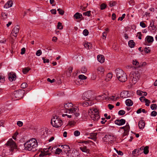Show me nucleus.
I'll return each mask as SVG.
<instances>
[{
  "mask_svg": "<svg viewBox=\"0 0 157 157\" xmlns=\"http://www.w3.org/2000/svg\"><path fill=\"white\" fill-rule=\"evenodd\" d=\"M140 77V74L138 71H132L129 77L130 83L132 85L135 84L137 82Z\"/></svg>",
  "mask_w": 157,
  "mask_h": 157,
  "instance_id": "4",
  "label": "nucleus"
},
{
  "mask_svg": "<svg viewBox=\"0 0 157 157\" xmlns=\"http://www.w3.org/2000/svg\"><path fill=\"white\" fill-rule=\"evenodd\" d=\"M52 148H51V147H50L45 148L44 149V152L42 151L41 153L39 154V156L40 157H43L46 155H49L50 153L48 152L49 150H51Z\"/></svg>",
  "mask_w": 157,
  "mask_h": 157,
  "instance_id": "11",
  "label": "nucleus"
},
{
  "mask_svg": "<svg viewBox=\"0 0 157 157\" xmlns=\"http://www.w3.org/2000/svg\"><path fill=\"white\" fill-rule=\"evenodd\" d=\"M57 28L58 29H63V27L62 25V23L60 22H58L57 26Z\"/></svg>",
  "mask_w": 157,
  "mask_h": 157,
  "instance_id": "33",
  "label": "nucleus"
},
{
  "mask_svg": "<svg viewBox=\"0 0 157 157\" xmlns=\"http://www.w3.org/2000/svg\"><path fill=\"white\" fill-rule=\"evenodd\" d=\"M25 92V90L20 89L17 90H16L13 93L14 96L17 99H21L24 96Z\"/></svg>",
  "mask_w": 157,
  "mask_h": 157,
  "instance_id": "8",
  "label": "nucleus"
},
{
  "mask_svg": "<svg viewBox=\"0 0 157 157\" xmlns=\"http://www.w3.org/2000/svg\"><path fill=\"white\" fill-rule=\"evenodd\" d=\"M148 146H146L144 148V154H147L148 153Z\"/></svg>",
  "mask_w": 157,
  "mask_h": 157,
  "instance_id": "31",
  "label": "nucleus"
},
{
  "mask_svg": "<svg viewBox=\"0 0 157 157\" xmlns=\"http://www.w3.org/2000/svg\"><path fill=\"white\" fill-rule=\"evenodd\" d=\"M63 146V149L64 151H67V152H70V150H69L70 149V147L69 146L67 145H64L62 146Z\"/></svg>",
  "mask_w": 157,
  "mask_h": 157,
  "instance_id": "25",
  "label": "nucleus"
},
{
  "mask_svg": "<svg viewBox=\"0 0 157 157\" xmlns=\"http://www.w3.org/2000/svg\"><path fill=\"white\" fill-rule=\"evenodd\" d=\"M146 103V105L147 106H149V103H150V101L147 99H146V101H145Z\"/></svg>",
  "mask_w": 157,
  "mask_h": 157,
  "instance_id": "58",
  "label": "nucleus"
},
{
  "mask_svg": "<svg viewBox=\"0 0 157 157\" xmlns=\"http://www.w3.org/2000/svg\"><path fill=\"white\" fill-rule=\"evenodd\" d=\"M0 80H1V82L3 83L5 81V78L2 75H0Z\"/></svg>",
  "mask_w": 157,
  "mask_h": 157,
  "instance_id": "55",
  "label": "nucleus"
},
{
  "mask_svg": "<svg viewBox=\"0 0 157 157\" xmlns=\"http://www.w3.org/2000/svg\"><path fill=\"white\" fill-rule=\"evenodd\" d=\"M73 104L71 103H67L65 104L64 106H62V108H60L61 112L63 111L71 114L68 115L67 114H63V117L66 116L69 118L72 117L75 118V117H77L79 115V114L77 113V109L73 107Z\"/></svg>",
  "mask_w": 157,
  "mask_h": 157,
  "instance_id": "1",
  "label": "nucleus"
},
{
  "mask_svg": "<svg viewBox=\"0 0 157 157\" xmlns=\"http://www.w3.org/2000/svg\"><path fill=\"white\" fill-rule=\"evenodd\" d=\"M98 60L101 63H103L105 61V58L102 55H98L97 56Z\"/></svg>",
  "mask_w": 157,
  "mask_h": 157,
  "instance_id": "18",
  "label": "nucleus"
},
{
  "mask_svg": "<svg viewBox=\"0 0 157 157\" xmlns=\"http://www.w3.org/2000/svg\"><path fill=\"white\" fill-rule=\"evenodd\" d=\"M133 64L136 66V67H138V66L139 65V62L136 59L133 60Z\"/></svg>",
  "mask_w": 157,
  "mask_h": 157,
  "instance_id": "30",
  "label": "nucleus"
},
{
  "mask_svg": "<svg viewBox=\"0 0 157 157\" xmlns=\"http://www.w3.org/2000/svg\"><path fill=\"white\" fill-rule=\"evenodd\" d=\"M19 28V26L18 25H17V26L14 27L12 30L11 33L13 34V36L15 37H17V35L18 33Z\"/></svg>",
  "mask_w": 157,
  "mask_h": 157,
  "instance_id": "13",
  "label": "nucleus"
},
{
  "mask_svg": "<svg viewBox=\"0 0 157 157\" xmlns=\"http://www.w3.org/2000/svg\"><path fill=\"white\" fill-rule=\"evenodd\" d=\"M146 64L145 62H143L139 63V65L138 66V67H141L143 66H145Z\"/></svg>",
  "mask_w": 157,
  "mask_h": 157,
  "instance_id": "42",
  "label": "nucleus"
},
{
  "mask_svg": "<svg viewBox=\"0 0 157 157\" xmlns=\"http://www.w3.org/2000/svg\"><path fill=\"white\" fill-rule=\"evenodd\" d=\"M103 140L106 142H109L112 143V142H113L114 139V136L113 135H106L103 138Z\"/></svg>",
  "mask_w": 157,
  "mask_h": 157,
  "instance_id": "12",
  "label": "nucleus"
},
{
  "mask_svg": "<svg viewBox=\"0 0 157 157\" xmlns=\"http://www.w3.org/2000/svg\"><path fill=\"white\" fill-rule=\"evenodd\" d=\"M147 99H146L144 97H141L140 98V100L141 102H144V101H146V100Z\"/></svg>",
  "mask_w": 157,
  "mask_h": 157,
  "instance_id": "60",
  "label": "nucleus"
},
{
  "mask_svg": "<svg viewBox=\"0 0 157 157\" xmlns=\"http://www.w3.org/2000/svg\"><path fill=\"white\" fill-rule=\"evenodd\" d=\"M81 71L82 73H85L87 71V69L85 67H83L82 68Z\"/></svg>",
  "mask_w": 157,
  "mask_h": 157,
  "instance_id": "46",
  "label": "nucleus"
},
{
  "mask_svg": "<svg viewBox=\"0 0 157 157\" xmlns=\"http://www.w3.org/2000/svg\"><path fill=\"white\" fill-rule=\"evenodd\" d=\"M114 149L116 151V152L119 155H123V154L122 151H118L117 150L116 148H114Z\"/></svg>",
  "mask_w": 157,
  "mask_h": 157,
  "instance_id": "49",
  "label": "nucleus"
},
{
  "mask_svg": "<svg viewBox=\"0 0 157 157\" xmlns=\"http://www.w3.org/2000/svg\"><path fill=\"white\" fill-rule=\"evenodd\" d=\"M129 92L127 91H124L120 94L121 97L123 98L129 97Z\"/></svg>",
  "mask_w": 157,
  "mask_h": 157,
  "instance_id": "15",
  "label": "nucleus"
},
{
  "mask_svg": "<svg viewBox=\"0 0 157 157\" xmlns=\"http://www.w3.org/2000/svg\"><path fill=\"white\" fill-rule=\"evenodd\" d=\"M87 92L84 93L82 97V99L85 101L81 103L82 105L84 107L91 105L94 104L93 102L90 100L89 97H87Z\"/></svg>",
  "mask_w": 157,
  "mask_h": 157,
  "instance_id": "6",
  "label": "nucleus"
},
{
  "mask_svg": "<svg viewBox=\"0 0 157 157\" xmlns=\"http://www.w3.org/2000/svg\"><path fill=\"white\" fill-rule=\"evenodd\" d=\"M8 76L9 79L11 81L15 80L16 78V76L15 74H12L11 73H9Z\"/></svg>",
  "mask_w": 157,
  "mask_h": 157,
  "instance_id": "17",
  "label": "nucleus"
},
{
  "mask_svg": "<svg viewBox=\"0 0 157 157\" xmlns=\"http://www.w3.org/2000/svg\"><path fill=\"white\" fill-rule=\"evenodd\" d=\"M128 44L129 46L131 48H132L134 47L135 45V43L134 42L133 40H130L128 42Z\"/></svg>",
  "mask_w": 157,
  "mask_h": 157,
  "instance_id": "23",
  "label": "nucleus"
},
{
  "mask_svg": "<svg viewBox=\"0 0 157 157\" xmlns=\"http://www.w3.org/2000/svg\"><path fill=\"white\" fill-rule=\"evenodd\" d=\"M130 127L129 125H126L125 126L124 131L126 132H128L129 131Z\"/></svg>",
  "mask_w": 157,
  "mask_h": 157,
  "instance_id": "44",
  "label": "nucleus"
},
{
  "mask_svg": "<svg viewBox=\"0 0 157 157\" xmlns=\"http://www.w3.org/2000/svg\"><path fill=\"white\" fill-rule=\"evenodd\" d=\"M157 114V112L155 111H152L151 113V116H153V117L156 116Z\"/></svg>",
  "mask_w": 157,
  "mask_h": 157,
  "instance_id": "52",
  "label": "nucleus"
},
{
  "mask_svg": "<svg viewBox=\"0 0 157 157\" xmlns=\"http://www.w3.org/2000/svg\"><path fill=\"white\" fill-rule=\"evenodd\" d=\"M67 157H80V155L77 151H71L67 152Z\"/></svg>",
  "mask_w": 157,
  "mask_h": 157,
  "instance_id": "10",
  "label": "nucleus"
},
{
  "mask_svg": "<svg viewBox=\"0 0 157 157\" xmlns=\"http://www.w3.org/2000/svg\"><path fill=\"white\" fill-rule=\"evenodd\" d=\"M125 103L126 105L128 106H131L133 105L132 101L129 99L126 100L125 101Z\"/></svg>",
  "mask_w": 157,
  "mask_h": 157,
  "instance_id": "22",
  "label": "nucleus"
},
{
  "mask_svg": "<svg viewBox=\"0 0 157 157\" xmlns=\"http://www.w3.org/2000/svg\"><path fill=\"white\" fill-rule=\"evenodd\" d=\"M97 70L98 71L101 72H103L104 71V69L102 67H99L97 69Z\"/></svg>",
  "mask_w": 157,
  "mask_h": 157,
  "instance_id": "32",
  "label": "nucleus"
},
{
  "mask_svg": "<svg viewBox=\"0 0 157 157\" xmlns=\"http://www.w3.org/2000/svg\"><path fill=\"white\" fill-rule=\"evenodd\" d=\"M61 152H62V150L59 148H57L56 149L55 153L56 154L59 155Z\"/></svg>",
  "mask_w": 157,
  "mask_h": 157,
  "instance_id": "35",
  "label": "nucleus"
},
{
  "mask_svg": "<svg viewBox=\"0 0 157 157\" xmlns=\"http://www.w3.org/2000/svg\"><path fill=\"white\" fill-rule=\"evenodd\" d=\"M88 113L91 118L94 121H97L100 118L98 110L96 108L90 109L88 110Z\"/></svg>",
  "mask_w": 157,
  "mask_h": 157,
  "instance_id": "3",
  "label": "nucleus"
},
{
  "mask_svg": "<svg viewBox=\"0 0 157 157\" xmlns=\"http://www.w3.org/2000/svg\"><path fill=\"white\" fill-rule=\"evenodd\" d=\"M25 48H23L21 49V54L23 55L25 53Z\"/></svg>",
  "mask_w": 157,
  "mask_h": 157,
  "instance_id": "64",
  "label": "nucleus"
},
{
  "mask_svg": "<svg viewBox=\"0 0 157 157\" xmlns=\"http://www.w3.org/2000/svg\"><path fill=\"white\" fill-rule=\"evenodd\" d=\"M125 111L124 110H120L118 112V114L120 115H123L125 113Z\"/></svg>",
  "mask_w": 157,
  "mask_h": 157,
  "instance_id": "50",
  "label": "nucleus"
},
{
  "mask_svg": "<svg viewBox=\"0 0 157 157\" xmlns=\"http://www.w3.org/2000/svg\"><path fill=\"white\" fill-rule=\"evenodd\" d=\"M99 97H101L102 99H106L107 98V96L105 94L102 95H99L98 96Z\"/></svg>",
  "mask_w": 157,
  "mask_h": 157,
  "instance_id": "39",
  "label": "nucleus"
},
{
  "mask_svg": "<svg viewBox=\"0 0 157 157\" xmlns=\"http://www.w3.org/2000/svg\"><path fill=\"white\" fill-rule=\"evenodd\" d=\"M148 28L150 31L153 32L155 31L157 29V28L155 25L152 26H149Z\"/></svg>",
  "mask_w": 157,
  "mask_h": 157,
  "instance_id": "28",
  "label": "nucleus"
},
{
  "mask_svg": "<svg viewBox=\"0 0 157 157\" xmlns=\"http://www.w3.org/2000/svg\"><path fill=\"white\" fill-rule=\"evenodd\" d=\"M57 11L59 14L61 15H63L64 14V11L61 9L59 8L58 9Z\"/></svg>",
  "mask_w": 157,
  "mask_h": 157,
  "instance_id": "40",
  "label": "nucleus"
},
{
  "mask_svg": "<svg viewBox=\"0 0 157 157\" xmlns=\"http://www.w3.org/2000/svg\"><path fill=\"white\" fill-rule=\"evenodd\" d=\"M145 40L148 43H152L154 41V38L152 36H147L145 38Z\"/></svg>",
  "mask_w": 157,
  "mask_h": 157,
  "instance_id": "16",
  "label": "nucleus"
},
{
  "mask_svg": "<svg viewBox=\"0 0 157 157\" xmlns=\"http://www.w3.org/2000/svg\"><path fill=\"white\" fill-rule=\"evenodd\" d=\"M145 125V122L144 120H141L139 122L138 125L139 128L140 129H143L144 128Z\"/></svg>",
  "mask_w": 157,
  "mask_h": 157,
  "instance_id": "20",
  "label": "nucleus"
},
{
  "mask_svg": "<svg viewBox=\"0 0 157 157\" xmlns=\"http://www.w3.org/2000/svg\"><path fill=\"white\" fill-rule=\"evenodd\" d=\"M84 47L85 48H87L89 49H90L91 48V44L90 43H87L84 44Z\"/></svg>",
  "mask_w": 157,
  "mask_h": 157,
  "instance_id": "41",
  "label": "nucleus"
},
{
  "mask_svg": "<svg viewBox=\"0 0 157 157\" xmlns=\"http://www.w3.org/2000/svg\"><path fill=\"white\" fill-rule=\"evenodd\" d=\"M112 74L110 73H109L106 75V80L107 81H109L112 77Z\"/></svg>",
  "mask_w": 157,
  "mask_h": 157,
  "instance_id": "29",
  "label": "nucleus"
},
{
  "mask_svg": "<svg viewBox=\"0 0 157 157\" xmlns=\"http://www.w3.org/2000/svg\"><path fill=\"white\" fill-rule=\"evenodd\" d=\"M83 33L84 36H87L89 34V32L87 29H85L83 30Z\"/></svg>",
  "mask_w": 157,
  "mask_h": 157,
  "instance_id": "45",
  "label": "nucleus"
},
{
  "mask_svg": "<svg viewBox=\"0 0 157 157\" xmlns=\"http://www.w3.org/2000/svg\"><path fill=\"white\" fill-rule=\"evenodd\" d=\"M157 107L156 105L155 104H153L151 105V108L152 110L156 109Z\"/></svg>",
  "mask_w": 157,
  "mask_h": 157,
  "instance_id": "37",
  "label": "nucleus"
},
{
  "mask_svg": "<svg viewBox=\"0 0 157 157\" xmlns=\"http://www.w3.org/2000/svg\"><path fill=\"white\" fill-rule=\"evenodd\" d=\"M107 33L106 32H104L102 33V38L103 39H105L106 38Z\"/></svg>",
  "mask_w": 157,
  "mask_h": 157,
  "instance_id": "63",
  "label": "nucleus"
},
{
  "mask_svg": "<svg viewBox=\"0 0 157 157\" xmlns=\"http://www.w3.org/2000/svg\"><path fill=\"white\" fill-rule=\"evenodd\" d=\"M125 14H123L121 17H120L118 18V20L122 21L123 19L125 17Z\"/></svg>",
  "mask_w": 157,
  "mask_h": 157,
  "instance_id": "56",
  "label": "nucleus"
},
{
  "mask_svg": "<svg viewBox=\"0 0 157 157\" xmlns=\"http://www.w3.org/2000/svg\"><path fill=\"white\" fill-rule=\"evenodd\" d=\"M142 93H143V91H142L138 90L137 91V94L140 96H142Z\"/></svg>",
  "mask_w": 157,
  "mask_h": 157,
  "instance_id": "61",
  "label": "nucleus"
},
{
  "mask_svg": "<svg viewBox=\"0 0 157 157\" xmlns=\"http://www.w3.org/2000/svg\"><path fill=\"white\" fill-rule=\"evenodd\" d=\"M125 120L123 119H121L120 120H117L115 121L116 124L118 125H121L124 124L125 123Z\"/></svg>",
  "mask_w": 157,
  "mask_h": 157,
  "instance_id": "14",
  "label": "nucleus"
},
{
  "mask_svg": "<svg viewBox=\"0 0 157 157\" xmlns=\"http://www.w3.org/2000/svg\"><path fill=\"white\" fill-rule=\"evenodd\" d=\"M80 149L82 151L86 152L87 153H89L90 150L87 149V147L85 146H83V147H80Z\"/></svg>",
  "mask_w": 157,
  "mask_h": 157,
  "instance_id": "21",
  "label": "nucleus"
},
{
  "mask_svg": "<svg viewBox=\"0 0 157 157\" xmlns=\"http://www.w3.org/2000/svg\"><path fill=\"white\" fill-rule=\"evenodd\" d=\"M30 69V68L29 67H26L23 68L22 71L24 74H27Z\"/></svg>",
  "mask_w": 157,
  "mask_h": 157,
  "instance_id": "27",
  "label": "nucleus"
},
{
  "mask_svg": "<svg viewBox=\"0 0 157 157\" xmlns=\"http://www.w3.org/2000/svg\"><path fill=\"white\" fill-rule=\"evenodd\" d=\"M90 11H88L86 12H84L83 13V15H85V16H90Z\"/></svg>",
  "mask_w": 157,
  "mask_h": 157,
  "instance_id": "47",
  "label": "nucleus"
},
{
  "mask_svg": "<svg viewBox=\"0 0 157 157\" xmlns=\"http://www.w3.org/2000/svg\"><path fill=\"white\" fill-rule=\"evenodd\" d=\"M80 134V132L78 130L75 131L74 132V135L75 136H77Z\"/></svg>",
  "mask_w": 157,
  "mask_h": 157,
  "instance_id": "51",
  "label": "nucleus"
},
{
  "mask_svg": "<svg viewBox=\"0 0 157 157\" xmlns=\"http://www.w3.org/2000/svg\"><path fill=\"white\" fill-rule=\"evenodd\" d=\"M17 124L19 127H21L23 125V123L22 122L19 121L17 122Z\"/></svg>",
  "mask_w": 157,
  "mask_h": 157,
  "instance_id": "57",
  "label": "nucleus"
},
{
  "mask_svg": "<svg viewBox=\"0 0 157 157\" xmlns=\"http://www.w3.org/2000/svg\"><path fill=\"white\" fill-rule=\"evenodd\" d=\"M82 143H85L86 144H87L88 143H92V145L94 144V143L92 141L89 140H87L86 141H83L82 142Z\"/></svg>",
  "mask_w": 157,
  "mask_h": 157,
  "instance_id": "36",
  "label": "nucleus"
},
{
  "mask_svg": "<svg viewBox=\"0 0 157 157\" xmlns=\"http://www.w3.org/2000/svg\"><path fill=\"white\" fill-rule=\"evenodd\" d=\"M74 17L76 19H79L82 17V14H80L79 13L77 12L75 14H74Z\"/></svg>",
  "mask_w": 157,
  "mask_h": 157,
  "instance_id": "26",
  "label": "nucleus"
},
{
  "mask_svg": "<svg viewBox=\"0 0 157 157\" xmlns=\"http://www.w3.org/2000/svg\"><path fill=\"white\" fill-rule=\"evenodd\" d=\"M149 47H146L144 49V52L145 53H148L150 52L151 50L149 49Z\"/></svg>",
  "mask_w": 157,
  "mask_h": 157,
  "instance_id": "54",
  "label": "nucleus"
},
{
  "mask_svg": "<svg viewBox=\"0 0 157 157\" xmlns=\"http://www.w3.org/2000/svg\"><path fill=\"white\" fill-rule=\"evenodd\" d=\"M92 135L90 136V137H89V138L92 139L94 140V141H96L97 139V133H94L93 134L92 133Z\"/></svg>",
  "mask_w": 157,
  "mask_h": 157,
  "instance_id": "24",
  "label": "nucleus"
},
{
  "mask_svg": "<svg viewBox=\"0 0 157 157\" xmlns=\"http://www.w3.org/2000/svg\"><path fill=\"white\" fill-rule=\"evenodd\" d=\"M13 4V3L12 1H8L6 3L4 7L6 9L12 6Z\"/></svg>",
  "mask_w": 157,
  "mask_h": 157,
  "instance_id": "19",
  "label": "nucleus"
},
{
  "mask_svg": "<svg viewBox=\"0 0 157 157\" xmlns=\"http://www.w3.org/2000/svg\"><path fill=\"white\" fill-rule=\"evenodd\" d=\"M109 4L110 7H113L115 6L116 2L115 1H111L110 2Z\"/></svg>",
  "mask_w": 157,
  "mask_h": 157,
  "instance_id": "38",
  "label": "nucleus"
},
{
  "mask_svg": "<svg viewBox=\"0 0 157 157\" xmlns=\"http://www.w3.org/2000/svg\"><path fill=\"white\" fill-rule=\"evenodd\" d=\"M6 144L10 147V150L11 151H13L14 149L17 148V146L16 143L11 139H10L7 142Z\"/></svg>",
  "mask_w": 157,
  "mask_h": 157,
  "instance_id": "9",
  "label": "nucleus"
},
{
  "mask_svg": "<svg viewBox=\"0 0 157 157\" xmlns=\"http://www.w3.org/2000/svg\"><path fill=\"white\" fill-rule=\"evenodd\" d=\"M38 146V143L36 140L33 138L27 141L24 144L25 149L29 151H33L36 150Z\"/></svg>",
  "mask_w": 157,
  "mask_h": 157,
  "instance_id": "2",
  "label": "nucleus"
},
{
  "mask_svg": "<svg viewBox=\"0 0 157 157\" xmlns=\"http://www.w3.org/2000/svg\"><path fill=\"white\" fill-rule=\"evenodd\" d=\"M78 78L79 79H86L87 77L83 75H80L78 76Z\"/></svg>",
  "mask_w": 157,
  "mask_h": 157,
  "instance_id": "43",
  "label": "nucleus"
},
{
  "mask_svg": "<svg viewBox=\"0 0 157 157\" xmlns=\"http://www.w3.org/2000/svg\"><path fill=\"white\" fill-rule=\"evenodd\" d=\"M140 25L142 28H145L146 26L145 24L143 21L140 22Z\"/></svg>",
  "mask_w": 157,
  "mask_h": 157,
  "instance_id": "59",
  "label": "nucleus"
},
{
  "mask_svg": "<svg viewBox=\"0 0 157 157\" xmlns=\"http://www.w3.org/2000/svg\"><path fill=\"white\" fill-rule=\"evenodd\" d=\"M51 123L53 126L56 128L60 127L63 124L62 120L57 116L53 117L51 119Z\"/></svg>",
  "mask_w": 157,
  "mask_h": 157,
  "instance_id": "7",
  "label": "nucleus"
},
{
  "mask_svg": "<svg viewBox=\"0 0 157 157\" xmlns=\"http://www.w3.org/2000/svg\"><path fill=\"white\" fill-rule=\"evenodd\" d=\"M75 124L74 121H70L69 122V124L70 125H73Z\"/></svg>",
  "mask_w": 157,
  "mask_h": 157,
  "instance_id": "62",
  "label": "nucleus"
},
{
  "mask_svg": "<svg viewBox=\"0 0 157 157\" xmlns=\"http://www.w3.org/2000/svg\"><path fill=\"white\" fill-rule=\"evenodd\" d=\"M27 86L28 85L26 83H23L21 85V87L24 89L27 87Z\"/></svg>",
  "mask_w": 157,
  "mask_h": 157,
  "instance_id": "48",
  "label": "nucleus"
},
{
  "mask_svg": "<svg viewBox=\"0 0 157 157\" xmlns=\"http://www.w3.org/2000/svg\"><path fill=\"white\" fill-rule=\"evenodd\" d=\"M107 6L105 3H102L100 5V9L101 10H103L105 9L106 7Z\"/></svg>",
  "mask_w": 157,
  "mask_h": 157,
  "instance_id": "34",
  "label": "nucleus"
},
{
  "mask_svg": "<svg viewBox=\"0 0 157 157\" xmlns=\"http://www.w3.org/2000/svg\"><path fill=\"white\" fill-rule=\"evenodd\" d=\"M116 73L117 78L121 82H125L127 80V76L122 70L119 69H117Z\"/></svg>",
  "mask_w": 157,
  "mask_h": 157,
  "instance_id": "5",
  "label": "nucleus"
},
{
  "mask_svg": "<svg viewBox=\"0 0 157 157\" xmlns=\"http://www.w3.org/2000/svg\"><path fill=\"white\" fill-rule=\"evenodd\" d=\"M42 54V51L40 50H37L36 52V55L37 56H40Z\"/></svg>",
  "mask_w": 157,
  "mask_h": 157,
  "instance_id": "53",
  "label": "nucleus"
}]
</instances>
